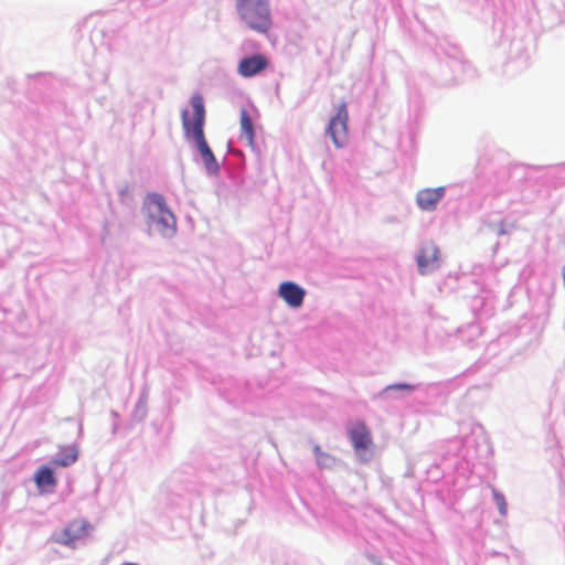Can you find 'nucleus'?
Listing matches in <instances>:
<instances>
[{
  "label": "nucleus",
  "mask_w": 565,
  "mask_h": 565,
  "mask_svg": "<svg viewBox=\"0 0 565 565\" xmlns=\"http://www.w3.org/2000/svg\"><path fill=\"white\" fill-rule=\"evenodd\" d=\"M445 194V188L423 189L416 195V202L422 210L433 211Z\"/></svg>",
  "instance_id": "nucleus-10"
},
{
  "label": "nucleus",
  "mask_w": 565,
  "mask_h": 565,
  "mask_svg": "<svg viewBox=\"0 0 565 565\" xmlns=\"http://www.w3.org/2000/svg\"><path fill=\"white\" fill-rule=\"evenodd\" d=\"M278 295L288 306L298 308L303 302L306 291L303 288L292 281H284L279 286Z\"/></svg>",
  "instance_id": "nucleus-9"
},
{
  "label": "nucleus",
  "mask_w": 565,
  "mask_h": 565,
  "mask_svg": "<svg viewBox=\"0 0 565 565\" xmlns=\"http://www.w3.org/2000/svg\"><path fill=\"white\" fill-rule=\"evenodd\" d=\"M396 387H398V388H411V386L407 385V384H401V385H397Z\"/></svg>",
  "instance_id": "nucleus-16"
},
{
  "label": "nucleus",
  "mask_w": 565,
  "mask_h": 565,
  "mask_svg": "<svg viewBox=\"0 0 565 565\" xmlns=\"http://www.w3.org/2000/svg\"><path fill=\"white\" fill-rule=\"evenodd\" d=\"M493 500L499 509L500 514L505 515L508 512V503L504 495L501 492L493 490Z\"/></svg>",
  "instance_id": "nucleus-15"
},
{
  "label": "nucleus",
  "mask_w": 565,
  "mask_h": 565,
  "mask_svg": "<svg viewBox=\"0 0 565 565\" xmlns=\"http://www.w3.org/2000/svg\"><path fill=\"white\" fill-rule=\"evenodd\" d=\"M153 210L150 212V226L161 235L168 236L175 232V217L167 207L164 198L161 194L153 193L148 196Z\"/></svg>",
  "instance_id": "nucleus-3"
},
{
  "label": "nucleus",
  "mask_w": 565,
  "mask_h": 565,
  "mask_svg": "<svg viewBox=\"0 0 565 565\" xmlns=\"http://www.w3.org/2000/svg\"><path fill=\"white\" fill-rule=\"evenodd\" d=\"M440 250L433 242L422 245L417 255V266L420 275H426L440 267Z\"/></svg>",
  "instance_id": "nucleus-5"
},
{
  "label": "nucleus",
  "mask_w": 565,
  "mask_h": 565,
  "mask_svg": "<svg viewBox=\"0 0 565 565\" xmlns=\"http://www.w3.org/2000/svg\"><path fill=\"white\" fill-rule=\"evenodd\" d=\"M89 527V524L84 520H75L68 523L58 536L54 539L56 543L64 545H73L77 540L82 539Z\"/></svg>",
  "instance_id": "nucleus-7"
},
{
  "label": "nucleus",
  "mask_w": 565,
  "mask_h": 565,
  "mask_svg": "<svg viewBox=\"0 0 565 565\" xmlns=\"http://www.w3.org/2000/svg\"><path fill=\"white\" fill-rule=\"evenodd\" d=\"M78 458V449L76 446H65L60 449L58 456L52 459V467H68Z\"/></svg>",
  "instance_id": "nucleus-11"
},
{
  "label": "nucleus",
  "mask_w": 565,
  "mask_h": 565,
  "mask_svg": "<svg viewBox=\"0 0 565 565\" xmlns=\"http://www.w3.org/2000/svg\"><path fill=\"white\" fill-rule=\"evenodd\" d=\"M35 483L39 488H45V487H55L56 486V479L53 475V471L50 467L43 466L41 467L34 477Z\"/></svg>",
  "instance_id": "nucleus-13"
},
{
  "label": "nucleus",
  "mask_w": 565,
  "mask_h": 565,
  "mask_svg": "<svg viewBox=\"0 0 565 565\" xmlns=\"http://www.w3.org/2000/svg\"><path fill=\"white\" fill-rule=\"evenodd\" d=\"M241 138L246 141L247 145L252 146L254 143V127L252 119L246 109H242L241 111Z\"/></svg>",
  "instance_id": "nucleus-12"
},
{
  "label": "nucleus",
  "mask_w": 565,
  "mask_h": 565,
  "mask_svg": "<svg viewBox=\"0 0 565 565\" xmlns=\"http://www.w3.org/2000/svg\"><path fill=\"white\" fill-rule=\"evenodd\" d=\"M348 108L347 103L342 102L338 108L335 115L330 119L327 132L331 137L335 147H342L347 141L348 136Z\"/></svg>",
  "instance_id": "nucleus-4"
},
{
  "label": "nucleus",
  "mask_w": 565,
  "mask_h": 565,
  "mask_svg": "<svg viewBox=\"0 0 565 565\" xmlns=\"http://www.w3.org/2000/svg\"><path fill=\"white\" fill-rule=\"evenodd\" d=\"M191 105L194 111L193 118L189 117V111L186 109H184L181 114L184 135L186 138L192 137L194 139L205 168L209 171H216L217 162L213 151L205 140L203 131L205 108L202 96L198 94L193 95L191 98Z\"/></svg>",
  "instance_id": "nucleus-1"
},
{
  "label": "nucleus",
  "mask_w": 565,
  "mask_h": 565,
  "mask_svg": "<svg viewBox=\"0 0 565 565\" xmlns=\"http://www.w3.org/2000/svg\"><path fill=\"white\" fill-rule=\"evenodd\" d=\"M313 454L316 456L317 463L320 467H323V468L330 467L334 461V458L331 457L330 455L323 452L322 449L320 448V446L313 447Z\"/></svg>",
  "instance_id": "nucleus-14"
},
{
  "label": "nucleus",
  "mask_w": 565,
  "mask_h": 565,
  "mask_svg": "<svg viewBox=\"0 0 565 565\" xmlns=\"http://www.w3.org/2000/svg\"><path fill=\"white\" fill-rule=\"evenodd\" d=\"M241 21L252 31L267 33L271 28L269 0H235Z\"/></svg>",
  "instance_id": "nucleus-2"
},
{
  "label": "nucleus",
  "mask_w": 565,
  "mask_h": 565,
  "mask_svg": "<svg viewBox=\"0 0 565 565\" xmlns=\"http://www.w3.org/2000/svg\"><path fill=\"white\" fill-rule=\"evenodd\" d=\"M351 444L355 452L361 456L373 445L371 430L364 422H355L348 430Z\"/></svg>",
  "instance_id": "nucleus-6"
},
{
  "label": "nucleus",
  "mask_w": 565,
  "mask_h": 565,
  "mask_svg": "<svg viewBox=\"0 0 565 565\" xmlns=\"http://www.w3.org/2000/svg\"><path fill=\"white\" fill-rule=\"evenodd\" d=\"M269 65L266 56L263 54H254L243 58L237 66V72L243 77L255 76L265 71Z\"/></svg>",
  "instance_id": "nucleus-8"
}]
</instances>
